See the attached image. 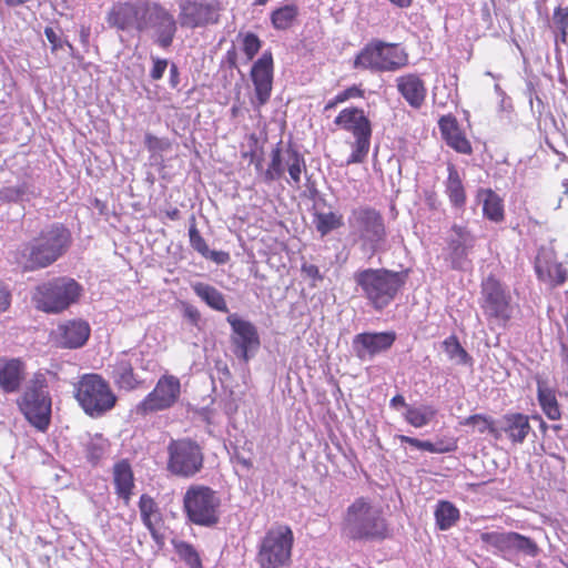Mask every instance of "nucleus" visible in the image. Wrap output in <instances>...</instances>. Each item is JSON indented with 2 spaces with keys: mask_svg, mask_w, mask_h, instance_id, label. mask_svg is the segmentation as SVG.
<instances>
[{
  "mask_svg": "<svg viewBox=\"0 0 568 568\" xmlns=\"http://www.w3.org/2000/svg\"><path fill=\"white\" fill-rule=\"evenodd\" d=\"M71 244V231L63 223L52 222L14 252V263L22 272L43 270L64 256Z\"/></svg>",
  "mask_w": 568,
  "mask_h": 568,
  "instance_id": "1",
  "label": "nucleus"
},
{
  "mask_svg": "<svg viewBox=\"0 0 568 568\" xmlns=\"http://www.w3.org/2000/svg\"><path fill=\"white\" fill-rule=\"evenodd\" d=\"M356 291L381 312L388 307L406 284L407 273L387 268H363L353 275Z\"/></svg>",
  "mask_w": 568,
  "mask_h": 568,
  "instance_id": "2",
  "label": "nucleus"
},
{
  "mask_svg": "<svg viewBox=\"0 0 568 568\" xmlns=\"http://www.w3.org/2000/svg\"><path fill=\"white\" fill-rule=\"evenodd\" d=\"M347 224L349 236L369 257L386 251L387 230L382 213L369 205L354 207Z\"/></svg>",
  "mask_w": 568,
  "mask_h": 568,
  "instance_id": "3",
  "label": "nucleus"
},
{
  "mask_svg": "<svg viewBox=\"0 0 568 568\" xmlns=\"http://www.w3.org/2000/svg\"><path fill=\"white\" fill-rule=\"evenodd\" d=\"M343 531L353 540L374 541L387 536V525L381 509L359 497L346 510Z\"/></svg>",
  "mask_w": 568,
  "mask_h": 568,
  "instance_id": "4",
  "label": "nucleus"
},
{
  "mask_svg": "<svg viewBox=\"0 0 568 568\" xmlns=\"http://www.w3.org/2000/svg\"><path fill=\"white\" fill-rule=\"evenodd\" d=\"M83 288L74 278L58 276L34 287L32 302L37 310L48 314H59L75 304Z\"/></svg>",
  "mask_w": 568,
  "mask_h": 568,
  "instance_id": "5",
  "label": "nucleus"
},
{
  "mask_svg": "<svg viewBox=\"0 0 568 568\" xmlns=\"http://www.w3.org/2000/svg\"><path fill=\"white\" fill-rule=\"evenodd\" d=\"M19 410L38 430L45 432L51 419V397L45 375L36 373L17 398Z\"/></svg>",
  "mask_w": 568,
  "mask_h": 568,
  "instance_id": "6",
  "label": "nucleus"
},
{
  "mask_svg": "<svg viewBox=\"0 0 568 568\" xmlns=\"http://www.w3.org/2000/svg\"><path fill=\"white\" fill-rule=\"evenodd\" d=\"M408 64V53L398 43L372 40L356 55L354 68L373 72H395Z\"/></svg>",
  "mask_w": 568,
  "mask_h": 568,
  "instance_id": "7",
  "label": "nucleus"
},
{
  "mask_svg": "<svg viewBox=\"0 0 568 568\" xmlns=\"http://www.w3.org/2000/svg\"><path fill=\"white\" fill-rule=\"evenodd\" d=\"M221 498L205 485H191L183 496V510L196 526L213 527L220 521Z\"/></svg>",
  "mask_w": 568,
  "mask_h": 568,
  "instance_id": "8",
  "label": "nucleus"
},
{
  "mask_svg": "<svg viewBox=\"0 0 568 568\" xmlns=\"http://www.w3.org/2000/svg\"><path fill=\"white\" fill-rule=\"evenodd\" d=\"M294 535L286 525H278L265 534L258 544L256 564L260 568H286L290 566Z\"/></svg>",
  "mask_w": 568,
  "mask_h": 568,
  "instance_id": "9",
  "label": "nucleus"
},
{
  "mask_svg": "<svg viewBox=\"0 0 568 568\" xmlns=\"http://www.w3.org/2000/svg\"><path fill=\"white\" fill-rule=\"evenodd\" d=\"M180 21L160 2L148 1L140 22V33H145L161 49H169L175 39Z\"/></svg>",
  "mask_w": 568,
  "mask_h": 568,
  "instance_id": "10",
  "label": "nucleus"
},
{
  "mask_svg": "<svg viewBox=\"0 0 568 568\" xmlns=\"http://www.w3.org/2000/svg\"><path fill=\"white\" fill-rule=\"evenodd\" d=\"M75 398L85 414L100 417L112 409L116 396L109 384L97 374L84 375L75 386Z\"/></svg>",
  "mask_w": 568,
  "mask_h": 568,
  "instance_id": "11",
  "label": "nucleus"
},
{
  "mask_svg": "<svg viewBox=\"0 0 568 568\" xmlns=\"http://www.w3.org/2000/svg\"><path fill=\"white\" fill-rule=\"evenodd\" d=\"M334 123L351 132L355 139L346 164L363 163L368 154L372 138V124L365 112L354 106L343 109L335 118Z\"/></svg>",
  "mask_w": 568,
  "mask_h": 568,
  "instance_id": "12",
  "label": "nucleus"
},
{
  "mask_svg": "<svg viewBox=\"0 0 568 568\" xmlns=\"http://www.w3.org/2000/svg\"><path fill=\"white\" fill-rule=\"evenodd\" d=\"M480 307L487 320L506 325L515 311L509 287L493 275L486 277L481 282Z\"/></svg>",
  "mask_w": 568,
  "mask_h": 568,
  "instance_id": "13",
  "label": "nucleus"
},
{
  "mask_svg": "<svg viewBox=\"0 0 568 568\" xmlns=\"http://www.w3.org/2000/svg\"><path fill=\"white\" fill-rule=\"evenodd\" d=\"M166 469L181 478H192L204 465L200 444L191 438L172 439L168 445Z\"/></svg>",
  "mask_w": 568,
  "mask_h": 568,
  "instance_id": "14",
  "label": "nucleus"
},
{
  "mask_svg": "<svg viewBox=\"0 0 568 568\" xmlns=\"http://www.w3.org/2000/svg\"><path fill=\"white\" fill-rule=\"evenodd\" d=\"M181 394L180 379L173 375H163L155 387L134 408L139 416H148L152 413L171 408Z\"/></svg>",
  "mask_w": 568,
  "mask_h": 568,
  "instance_id": "15",
  "label": "nucleus"
},
{
  "mask_svg": "<svg viewBox=\"0 0 568 568\" xmlns=\"http://www.w3.org/2000/svg\"><path fill=\"white\" fill-rule=\"evenodd\" d=\"M226 321L232 328L233 353L237 358L247 363L255 356L261 345L257 328L250 321L240 318L235 313L230 314Z\"/></svg>",
  "mask_w": 568,
  "mask_h": 568,
  "instance_id": "16",
  "label": "nucleus"
},
{
  "mask_svg": "<svg viewBox=\"0 0 568 568\" xmlns=\"http://www.w3.org/2000/svg\"><path fill=\"white\" fill-rule=\"evenodd\" d=\"M476 237L465 225L453 224L447 240L445 261L453 270L466 271L471 267L469 254Z\"/></svg>",
  "mask_w": 568,
  "mask_h": 568,
  "instance_id": "17",
  "label": "nucleus"
},
{
  "mask_svg": "<svg viewBox=\"0 0 568 568\" xmlns=\"http://www.w3.org/2000/svg\"><path fill=\"white\" fill-rule=\"evenodd\" d=\"M397 339L394 331L363 332L353 338V351L363 362L372 361L377 355L388 352Z\"/></svg>",
  "mask_w": 568,
  "mask_h": 568,
  "instance_id": "18",
  "label": "nucleus"
},
{
  "mask_svg": "<svg viewBox=\"0 0 568 568\" xmlns=\"http://www.w3.org/2000/svg\"><path fill=\"white\" fill-rule=\"evenodd\" d=\"M179 21L189 29L202 28L219 21V4L201 0H183L179 3Z\"/></svg>",
  "mask_w": 568,
  "mask_h": 568,
  "instance_id": "19",
  "label": "nucleus"
},
{
  "mask_svg": "<svg viewBox=\"0 0 568 568\" xmlns=\"http://www.w3.org/2000/svg\"><path fill=\"white\" fill-rule=\"evenodd\" d=\"M146 3L145 0L115 2L106 14L108 24L119 31L140 32V22Z\"/></svg>",
  "mask_w": 568,
  "mask_h": 568,
  "instance_id": "20",
  "label": "nucleus"
},
{
  "mask_svg": "<svg viewBox=\"0 0 568 568\" xmlns=\"http://www.w3.org/2000/svg\"><path fill=\"white\" fill-rule=\"evenodd\" d=\"M537 278L549 288L564 285L568 277L567 268L557 261L554 250L541 247L535 260Z\"/></svg>",
  "mask_w": 568,
  "mask_h": 568,
  "instance_id": "21",
  "label": "nucleus"
},
{
  "mask_svg": "<svg viewBox=\"0 0 568 568\" xmlns=\"http://www.w3.org/2000/svg\"><path fill=\"white\" fill-rule=\"evenodd\" d=\"M273 67V55L268 50L264 51L252 65L251 79L254 84L258 105H264L271 97Z\"/></svg>",
  "mask_w": 568,
  "mask_h": 568,
  "instance_id": "22",
  "label": "nucleus"
},
{
  "mask_svg": "<svg viewBox=\"0 0 568 568\" xmlns=\"http://www.w3.org/2000/svg\"><path fill=\"white\" fill-rule=\"evenodd\" d=\"M90 336V326L81 320L69 321L57 328L58 343L64 348H78L85 344Z\"/></svg>",
  "mask_w": 568,
  "mask_h": 568,
  "instance_id": "23",
  "label": "nucleus"
},
{
  "mask_svg": "<svg viewBox=\"0 0 568 568\" xmlns=\"http://www.w3.org/2000/svg\"><path fill=\"white\" fill-rule=\"evenodd\" d=\"M396 87L405 101L414 109H419L426 98L427 89L418 74L408 73L396 79Z\"/></svg>",
  "mask_w": 568,
  "mask_h": 568,
  "instance_id": "24",
  "label": "nucleus"
},
{
  "mask_svg": "<svg viewBox=\"0 0 568 568\" xmlns=\"http://www.w3.org/2000/svg\"><path fill=\"white\" fill-rule=\"evenodd\" d=\"M26 378V365L19 358L4 359L0 363V388L7 393L20 389Z\"/></svg>",
  "mask_w": 568,
  "mask_h": 568,
  "instance_id": "25",
  "label": "nucleus"
},
{
  "mask_svg": "<svg viewBox=\"0 0 568 568\" xmlns=\"http://www.w3.org/2000/svg\"><path fill=\"white\" fill-rule=\"evenodd\" d=\"M438 125L447 145L462 154H470L473 152L470 142L459 129L455 118L450 115L442 116Z\"/></svg>",
  "mask_w": 568,
  "mask_h": 568,
  "instance_id": "26",
  "label": "nucleus"
},
{
  "mask_svg": "<svg viewBox=\"0 0 568 568\" xmlns=\"http://www.w3.org/2000/svg\"><path fill=\"white\" fill-rule=\"evenodd\" d=\"M498 424V432H504L515 444L524 443L531 429L528 416L520 413L506 414Z\"/></svg>",
  "mask_w": 568,
  "mask_h": 568,
  "instance_id": "27",
  "label": "nucleus"
},
{
  "mask_svg": "<svg viewBox=\"0 0 568 568\" xmlns=\"http://www.w3.org/2000/svg\"><path fill=\"white\" fill-rule=\"evenodd\" d=\"M113 484L116 495L128 506L134 488V476L128 460H120L113 466Z\"/></svg>",
  "mask_w": 568,
  "mask_h": 568,
  "instance_id": "28",
  "label": "nucleus"
},
{
  "mask_svg": "<svg viewBox=\"0 0 568 568\" xmlns=\"http://www.w3.org/2000/svg\"><path fill=\"white\" fill-rule=\"evenodd\" d=\"M476 199L483 204V215L487 220L499 223L504 220V204L501 197L491 189L480 187L477 190Z\"/></svg>",
  "mask_w": 568,
  "mask_h": 568,
  "instance_id": "29",
  "label": "nucleus"
},
{
  "mask_svg": "<svg viewBox=\"0 0 568 568\" xmlns=\"http://www.w3.org/2000/svg\"><path fill=\"white\" fill-rule=\"evenodd\" d=\"M447 171L448 176L445 181V193L453 207L458 210L464 209L467 196L463 180L454 164H448Z\"/></svg>",
  "mask_w": 568,
  "mask_h": 568,
  "instance_id": "30",
  "label": "nucleus"
},
{
  "mask_svg": "<svg viewBox=\"0 0 568 568\" xmlns=\"http://www.w3.org/2000/svg\"><path fill=\"white\" fill-rule=\"evenodd\" d=\"M515 537V531H486L480 534V540L485 545L494 548L496 552L500 554L506 559H511L514 557Z\"/></svg>",
  "mask_w": 568,
  "mask_h": 568,
  "instance_id": "31",
  "label": "nucleus"
},
{
  "mask_svg": "<svg viewBox=\"0 0 568 568\" xmlns=\"http://www.w3.org/2000/svg\"><path fill=\"white\" fill-rule=\"evenodd\" d=\"M192 290L209 307L222 313L229 312L224 295L214 286L196 282L192 284Z\"/></svg>",
  "mask_w": 568,
  "mask_h": 568,
  "instance_id": "32",
  "label": "nucleus"
},
{
  "mask_svg": "<svg viewBox=\"0 0 568 568\" xmlns=\"http://www.w3.org/2000/svg\"><path fill=\"white\" fill-rule=\"evenodd\" d=\"M300 14V9L294 2L285 3L271 13V24L275 30L284 31L292 28Z\"/></svg>",
  "mask_w": 568,
  "mask_h": 568,
  "instance_id": "33",
  "label": "nucleus"
},
{
  "mask_svg": "<svg viewBox=\"0 0 568 568\" xmlns=\"http://www.w3.org/2000/svg\"><path fill=\"white\" fill-rule=\"evenodd\" d=\"M537 397L542 412L549 419H560L561 412L559 409L555 390L549 388L542 381L537 382Z\"/></svg>",
  "mask_w": 568,
  "mask_h": 568,
  "instance_id": "34",
  "label": "nucleus"
},
{
  "mask_svg": "<svg viewBox=\"0 0 568 568\" xmlns=\"http://www.w3.org/2000/svg\"><path fill=\"white\" fill-rule=\"evenodd\" d=\"M36 196V189L28 181H21L16 185H8L0 189V200L8 203L26 202Z\"/></svg>",
  "mask_w": 568,
  "mask_h": 568,
  "instance_id": "35",
  "label": "nucleus"
},
{
  "mask_svg": "<svg viewBox=\"0 0 568 568\" xmlns=\"http://www.w3.org/2000/svg\"><path fill=\"white\" fill-rule=\"evenodd\" d=\"M437 409L429 404L420 406H407V410L402 414L407 424L415 428H422L428 425L436 416Z\"/></svg>",
  "mask_w": 568,
  "mask_h": 568,
  "instance_id": "36",
  "label": "nucleus"
},
{
  "mask_svg": "<svg viewBox=\"0 0 568 568\" xmlns=\"http://www.w3.org/2000/svg\"><path fill=\"white\" fill-rule=\"evenodd\" d=\"M113 378L120 388L126 390L135 388L139 383L133 374L132 364L125 358H121L116 362L113 368Z\"/></svg>",
  "mask_w": 568,
  "mask_h": 568,
  "instance_id": "37",
  "label": "nucleus"
},
{
  "mask_svg": "<svg viewBox=\"0 0 568 568\" xmlns=\"http://www.w3.org/2000/svg\"><path fill=\"white\" fill-rule=\"evenodd\" d=\"M436 525L440 530L452 528L459 519V510L450 501H439L435 509Z\"/></svg>",
  "mask_w": 568,
  "mask_h": 568,
  "instance_id": "38",
  "label": "nucleus"
},
{
  "mask_svg": "<svg viewBox=\"0 0 568 568\" xmlns=\"http://www.w3.org/2000/svg\"><path fill=\"white\" fill-rule=\"evenodd\" d=\"M443 348L447 354L448 358L457 365H471L473 358L460 345L458 338L455 335L448 336L443 342Z\"/></svg>",
  "mask_w": 568,
  "mask_h": 568,
  "instance_id": "39",
  "label": "nucleus"
},
{
  "mask_svg": "<svg viewBox=\"0 0 568 568\" xmlns=\"http://www.w3.org/2000/svg\"><path fill=\"white\" fill-rule=\"evenodd\" d=\"M282 141H280L271 152V162L268 168L263 172V181L267 184L283 178L285 168L282 158Z\"/></svg>",
  "mask_w": 568,
  "mask_h": 568,
  "instance_id": "40",
  "label": "nucleus"
},
{
  "mask_svg": "<svg viewBox=\"0 0 568 568\" xmlns=\"http://www.w3.org/2000/svg\"><path fill=\"white\" fill-rule=\"evenodd\" d=\"M396 439H398L402 444H409L410 446L425 450L432 454H444V453H450L455 450L456 446L454 444H447L444 445V443L439 444H433L429 440H419L414 437H409L406 435H396Z\"/></svg>",
  "mask_w": 568,
  "mask_h": 568,
  "instance_id": "41",
  "label": "nucleus"
},
{
  "mask_svg": "<svg viewBox=\"0 0 568 568\" xmlns=\"http://www.w3.org/2000/svg\"><path fill=\"white\" fill-rule=\"evenodd\" d=\"M314 223L317 232L325 236L343 225V216L334 212H318L315 214Z\"/></svg>",
  "mask_w": 568,
  "mask_h": 568,
  "instance_id": "42",
  "label": "nucleus"
},
{
  "mask_svg": "<svg viewBox=\"0 0 568 568\" xmlns=\"http://www.w3.org/2000/svg\"><path fill=\"white\" fill-rule=\"evenodd\" d=\"M287 153V170L294 185L301 183V173L306 169L304 156L296 150L290 148Z\"/></svg>",
  "mask_w": 568,
  "mask_h": 568,
  "instance_id": "43",
  "label": "nucleus"
},
{
  "mask_svg": "<svg viewBox=\"0 0 568 568\" xmlns=\"http://www.w3.org/2000/svg\"><path fill=\"white\" fill-rule=\"evenodd\" d=\"M175 551L190 568H203L200 555L191 544L180 541L175 545Z\"/></svg>",
  "mask_w": 568,
  "mask_h": 568,
  "instance_id": "44",
  "label": "nucleus"
},
{
  "mask_svg": "<svg viewBox=\"0 0 568 568\" xmlns=\"http://www.w3.org/2000/svg\"><path fill=\"white\" fill-rule=\"evenodd\" d=\"M139 509H140L141 519H142V523L144 526H150V523H153V518L160 516L159 507H158L156 503L154 501V499L151 496H149L146 494H143L140 497Z\"/></svg>",
  "mask_w": 568,
  "mask_h": 568,
  "instance_id": "45",
  "label": "nucleus"
},
{
  "mask_svg": "<svg viewBox=\"0 0 568 568\" xmlns=\"http://www.w3.org/2000/svg\"><path fill=\"white\" fill-rule=\"evenodd\" d=\"M519 554L528 557H536L539 554V547L531 538L516 532V537L514 539V556Z\"/></svg>",
  "mask_w": 568,
  "mask_h": 568,
  "instance_id": "46",
  "label": "nucleus"
},
{
  "mask_svg": "<svg viewBox=\"0 0 568 568\" xmlns=\"http://www.w3.org/2000/svg\"><path fill=\"white\" fill-rule=\"evenodd\" d=\"M144 144L153 155H161L163 152H168L172 146L168 138H158L151 133L145 134Z\"/></svg>",
  "mask_w": 568,
  "mask_h": 568,
  "instance_id": "47",
  "label": "nucleus"
},
{
  "mask_svg": "<svg viewBox=\"0 0 568 568\" xmlns=\"http://www.w3.org/2000/svg\"><path fill=\"white\" fill-rule=\"evenodd\" d=\"M466 426L477 427L479 433L488 432L495 437H498V428L493 425V423L484 415H471L465 419L463 423Z\"/></svg>",
  "mask_w": 568,
  "mask_h": 568,
  "instance_id": "48",
  "label": "nucleus"
},
{
  "mask_svg": "<svg viewBox=\"0 0 568 568\" xmlns=\"http://www.w3.org/2000/svg\"><path fill=\"white\" fill-rule=\"evenodd\" d=\"M189 237H190V244L193 250H195L197 253H200L203 257L205 254H209V246L205 242V240L200 234L194 217H192V224L189 229Z\"/></svg>",
  "mask_w": 568,
  "mask_h": 568,
  "instance_id": "49",
  "label": "nucleus"
},
{
  "mask_svg": "<svg viewBox=\"0 0 568 568\" xmlns=\"http://www.w3.org/2000/svg\"><path fill=\"white\" fill-rule=\"evenodd\" d=\"M242 44H243V51L246 55V60L251 61L256 55V53L260 51V49L262 47V41L255 33L247 32L243 37Z\"/></svg>",
  "mask_w": 568,
  "mask_h": 568,
  "instance_id": "50",
  "label": "nucleus"
},
{
  "mask_svg": "<svg viewBox=\"0 0 568 568\" xmlns=\"http://www.w3.org/2000/svg\"><path fill=\"white\" fill-rule=\"evenodd\" d=\"M105 443L102 437L91 439L87 445V458L97 464L104 454Z\"/></svg>",
  "mask_w": 568,
  "mask_h": 568,
  "instance_id": "51",
  "label": "nucleus"
},
{
  "mask_svg": "<svg viewBox=\"0 0 568 568\" xmlns=\"http://www.w3.org/2000/svg\"><path fill=\"white\" fill-rule=\"evenodd\" d=\"M554 22L565 37L568 29V6L566 8L558 7L555 9Z\"/></svg>",
  "mask_w": 568,
  "mask_h": 568,
  "instance_id": "52",
  "label": "nucleus"
},
{
  "mask_svg": "<svg viewBox=\"0 0 568 568\" xmlns=\"http://www.w3.org/2000/svg\"><path fill=\"white\" fill-rule=\"evenodd\" d=\"M153 67L150 71V77L152 80H160L163 78V74L169 65V61L166 59L151 57Z\"/></svg>",
  "mask_w": 568,
  "mask_h": 568,
  "instance_id": "53",
  "label": "nucleus"
},
{
  "mask_svg": "<svg viewBox=\"0 0 568 568\" xmlns=\"http://www.w3.org/2000/svg\"><path fill=\"white\" fill-rule=\"evenodd\" d=\"M44 36L47 40L51 43L52 51H57L63 47L64 41L57 34V32L51 27H47L44 29Z\"/></svg>",
  "mask_w": 568,
  "mask_h": 568,
  "instance_id": "54",
  "label": "nucleus"
},
{
  "mask_svg": "<svg viewBox=\"0 0 568 568\" xmlns=\"http://www.w3.org/2000/svg\"><path fill=\"white\" fill-rule=\"evenodd\" d=\"M11 303V294L6 284L0 281V313L9 308Z\"/></svg>",
  "mask_w": 568,
  "mask_h": 568,
  "instance_id": "55",
  "label": "nucleus"
},
{
  "mask_svg": "<svg viewBox=\"0 0 568 568\" xmlns=\"http://www.w3.org/2000/svg\"><path fill=\"white\" fill-rule=\"evenodd\" d=\"M301 270L305 276L314 281H321L323 278L322 274L320 273V268L314 264L303 263Z\"/></svg>",
  "mask_w": 568,
  "mask_h": 568,
  "instance_id": "56",
  "label": "nucleus"
},
{
  "mask_svg": "<svg viewBox=\"0 0 568 568\" xmlns=\"http://www.w3.org/2000/svg\"><path fill=\"white\" fill-rule=\"evenodd\" d=\"M204 257L207 260H211L217 264H224L230 258L229 253H226L224 251H212V250H209V254H205Z\"/></svg>",
  "mask_w": 568,
  "mask_h": 568,
  "instance_id": "57",
  "label": "nucleus"
},
{
  "mask_svg": "<svg viewBox=\"0 0 568 568\" xmlns=\"http://www.w3.org/2000/svg\"><path fill=\"white\" fill-rule=\"evenodd\" d=\"M184 316L194 325L197 324L201 317L199 310L192 305L184 307Z\"/></svg>",
  "mask_w": 568,
  "mask_h": 568,
  "instance_id": "58",
  "label": "nucleus"
},
{
  "mask_svg": "<svg viewBox=\"0 0 568 568\" xmlns=\"http://www.w3.org/2000/svg\"><path fill=\"white\" fill-rule=\"evenodd\" d=\"M389 406L393 408V409H399V408H404L405 410H407V406H410L409 404L406 403L405 398L403 395L400 394H397L395 395L390 402H389Z\"/></svg>",
  "mask_w": 568,
  "mask_h": 568,
  "instance_id": "59",
  "label": "nucleus"
},
{
  "mask_svg": "<svg viewBox=\"0 0 568 568\" xmlns=\"http://www.w3.org/2000/svg\"><path fill=\"white\" fill-rule=\"evenodd\" d=\"M180 83V72L175 63L170 65V85L176 88Z\"/></svg>",
  "mask_w": 568,
  "mask_h": 568,
  "instance_id": "60",
  "label": "nucleus"
},
{
  "mask_svg": "<svg viewBox=\"0 0 568 568\" xmlns=\"http://www.w3.org/2000/svg\"><path fill=\"white\" fill-rule=\"evenodd\" d=\"M345 101H347V100L345 99L344 94L342 92H339L337 95H335V98H333L332 100H329L326 103L324 110L327 111V110L334 109L337 106V104L343 103Z\"/></svg>",
  "mask_w": 568,
  "mask_h": 568,
  "instance_id": "61",
  "label": "nucleus"
},
{
  "mask_svg": "<svg viewBox=\"0 0 568 568\" xmlns=\"http://www.w3.org/2000/svg\"><path fill=\"white\" fill-rule=\"evenodd\" d=\"M342 93L344 94L346 100L363 95V91L355 85L347 88L346 90L342 91Z\"/></svg>",
  "mask_w": 568,
  "mask_h": 568,
  "instance_id": "62",
  "label": "nucleus"
},
{
  "mask_svg": "<svg viewBox=\"0 0 568 568\" xmlns=\"http://www.w3.org/2000/svg\"><path fill=\"white\" fill-rule=\"evenodd\" d=\"M226 61L227 63L230 64L231 68H235L236 67V58H237V53H236V50L234 47H232L231 49H229L226 51Z\"/></svg>",
  "mask_w": 568,
  "mask_h": 568,
  "instance_id": "63",
  "label": "nucleus"
},
{
  "mask_svg": "<svg viewBox=\"0 0 568 568\" xmlns=\"http://www.w3.org/2000/svg\"><path fill=\"white\" fill-rule=\"evenodd\" d=\"M145 527L150 531V534H151L152 538L154 539V541L158 542V544H161L162 542V538L159 535L158 530L154 528L153 523H150V526H145Z\"/></svg>",
  "mask_w": 568,
  "mask_h": 568,
  "instance_id": "64",
  "label": "nucleus"
}]
</instances>
